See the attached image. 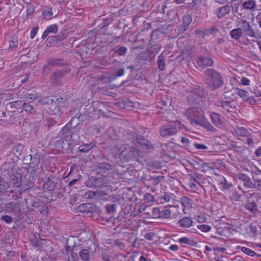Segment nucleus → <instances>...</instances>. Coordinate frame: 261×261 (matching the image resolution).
<instances>
[{"label":"nucleus","mask_w":261,"mask_h":261,"mask_svg":"<svg viewBox=\"0 0 261 261\" xmlns=\"http://www.w3.org/2000/svg\"><path fill=\"white\" fill-rule=\"evenodd\" d=\"M185 115L190 120L191 124L201 126L213 133L216 131L215 127L204 116V112L201 108L196 107L189 108L186 110Z\"/></svg>","instance_id":"f257e3e1"},{"label":"nucleus","mask_w":261,"mask_h":261,"mask_svg":"<svg viewBox=\"0 0 261 261\" xmlns=\"http://www.w3.org/2000/svg\"><path fill=\"white\" fill-rule=\"evenodd\" d=\"M254 37L255 31L249 22L246 20H243L240 22L239 27L232 29L230 32L231 38L238 40L242 35Z\"/></svg>","instance_id":"f03ea898"},{"label":"nucleus","mask_w":261,"mask_h":261,"mask_svg":"<svg viewBox=\"0 0 261 261\" xmlns=\"http://www.w3.org/2000/svg\"><path fill=\"white\" fill-rule=\"evenodd\" d=\"M142 143L138 141L137 144H135L136 147L132 145L130 146L127 145L122 149V151L119 154V158L123 162L135 160L139 162V158L141 156V152L139 151V148Z\"/></svg>","instance_id":"7ed1b4c3"},{"label":"nucleus","mask_w":261,"mask_h":261,"mask_svg":"<svg viewBox=\"0 0 261 261\" xmlns=\"http://www.w3.org/2000/svg\"><path fill=\"white\" fill-rule=\"evenodd\" d=\"M204 74L205 83L212 90L217 89L223 84L222 77L217 71L208 69L205 71Z\"/></svg>","instance_id":"20e7f679"},{"label":"nucleus","mask_w":261,"mask_h":261,"mask_svg":"<svg viewBox=\"0 0 261 261\" xmlns=\"http://www.w3.org/2000/svg\"><path fill=\"white\" fill-rule=\"evenodd\" d=\"M181 128V124L179 121H171L161 128L160 135L163 137H169L176 134Z\"/></svg>","instance_id":"39448f33"},{"label":"nucleus","mask_w":261,"mask_h":261,"mask_svg":"<svg viewBox=\"0 0 261 261\" xmlns=\"http://www.w3.org/2000/svg\"><path fill=\"white\" fill-rule=\"evenodd\" d=\"M17 97L20 99H22L24 102L30 101L31 103L34 101H37L38 102L42 101V97L40 94L37 93H31L29 90L24 89L19 90L17 93Z\"/></svg>","instance_id":"423d86ee"},{"label":"nucleus","mask_w":261,"mask_h":261,"mask_svg":"<svg viewBox=\"0 0 261 261\" xmlns=\"http://www.w3.org/2000/svg\"><path fill=\"white\" fill-rule=\"evenodd\" d=\"M8 177L7 180L9 182V186L12 187H19L22 184V175L21 173L17 171L9 170L8 171Z\"/></svg>","instance_id":"0eeeda50"},{"label":"nucleus","mask_w":261,"mask_h":261,"mask_svg":"<svg viewBox=\"0 0 261 261\" xmlns=\"http://www.w3.org/2000/svg\"><path fill=\"white\" fill-rule=\"evenodd\" d=\"M212 123L218 128H223L225 127V119L220 114L211 112L208 113Z\"/></svg>","instance_id":"6e6552de"},{"label":"nucleus","mask_w":261,"mask_h":261,"mask_svg":"<svg viewBox=\"0 0 261 261\" xmlns=\"http://www.w3.org/2000/svg\"><path fill=\"white\" fill-rule=\"evenodd\" d=\"M188 162L192 166L199 171H204L209 168L207 163H205L202 160L196 156H194L189 160Z\"/></svg>","instance_id":"1a4fd4ad"},{"label":"nucleus","mask_w":261,"mask_h":261,"mask_svg":"<svg viewBox=\"0 0 261 261\" xmlns=\"http://www.w3.org/2000/svg\"><path fill=\"white\" fill-rule=\"evenodd\" d=\"M31 162L29 164L28 169L37 171L39 169L40 165V161L44 158V155L41 152H37L33 158L31 155H30Z\"/></svg>","instance_id":"9d476101"},{"label":"nucleus","mask_w":261,"mask_h":261,"mask_svg":"<svg viewBox=\"0 0 261 261\" xmlns=\"http://www.w3.org/2000/svg\"><path fill=\"white\" fill-rule=\"evenodd\" d=\"M69 124H67L61 131L60 135L62 137L66 138L70 136V141H77L79 138V135L76 133H72Z\"/></svg>","instance_id":"9b49d317"},{"label":"nucleus","mask_w":261,"mask_h":261,"mask_svg":"<svg viewBox=\"0 0 261 261\" xmlns=\"http://www.w3.org/2000/svg\"><path fill=\"white\" fill-rule=\"evenodd\" d=\"M24 149V146L21 144L15 145L9 152V156H11L12 160H17L21 154Z\"/></svg>","instance_id":"f8f14e48"},{"label":"nucleus","mask_w":261,"mask_h":261,"mask_svg":"<svg viewBox=\"0 0 261 261\" xmlns=\"http://www.w3.org/2000/svg\"><path fill=\"white\" fill-rule=\"evenodd\" d=\"M109 192H112V188L111 187L110 190H109L108 189V191H89L86 192L84 194V197L86 198L91 199L94 197H98L99 196H102L103 195H107L109 194Z\"/></svg>","instance_id":"ddd939ff"},{"label":"nucleus","mask_w":261,"mask_h":261,"mask_svg":"<svg viewBox=\"0 0 261 261\" xmlns=\"http://www.w3.org/2000/svg\"><path fill=\"white\" fill-rule=\"evenodd\" d=\"M26 185L29 188L33 187L37 179L36 171L34 170H28L27 173Z\"/></svg>","instance_id":"4468645a"},{"label":"nucleus","mask_w":261,"mask_h":261,"mask_svg":"<svg viewBox=\"0 0 261 261\" xmlns=\"http://www.w3.org/2000/svg\"><path fill=\"white\" fill-rule=\"evenodd\" d=\"M70 71V69L65 68L62 70L54 72L51 76L52 82L55 85H58L59 81Z\"/></svg>","instance_id":"2eb2a0df"},{"label":"nucleus","mask_w":261,"mask_h":261,"mask_svg":"<svg viewBox=\"0 0 261 261\" xmlns=\"http://www.w3.org/2000/svg\"><path fill=\"white\" fill-rule=\"evenodd\" d=\"M182 20V24L179 28V34H182L185 31L188 30L192 21V18L191 15H186L184 16Z\"/></svg>","instance_id":"dca6fc26"},{"label":"nucleus","mask_w":261,"mask_h":261,"mask_svg":"<svg viewBox=\"0 0 261 261\" xmlns=\"http://www.w3.org/2000/svg\"><path fill=\"white\" fill-rule=\"evenodd\" d=\"M256 0H244L242 5V9L254 12L256 10Z\"/></svg>","instance_id":"f3484780"},{"label":"nucleus","mask_w":261,"mask_h":261,"mask_svg":"<svg viewBox=\"0 0 261 261\" xmlns=\"http://www.w3.org/2000/svg\"><path fill=\"white\" fill-rule=\"evenodd\" d=\"M197 63L199 66L204 67L212 66L214 62L213 60L208 57L200 56L197 60Z\"/></svg>","instance_id":"a211bd4d"},{"label":"nucleus","mask_w":261,"mask_h":261,"mask_svg":"<svg viewBox=\"0 0 261 261\" xmlns=\"http://www.w3.org/2000/svg\"><path fill=\"white\" fill-rule=\"evenodd\" d=\"M180 203L183 206V210L185 213H186V210H189L193 207V201L190 198L184 196L180 198Z\"/></svg>","instance_id":"6ab92c4d"},{"label":"nucleus","mask_w":261,"mask_h":261,"mask_svg":"<svg viewBox=\"0 0 261 261\" xmlns=\"http://www.w3.org/2000/svg\"><path fill=\"white\" fill-rule=\"evenodd\" d=\"M152 50L147 48L146 50L141 52L138 57L139 59L150 61L154 58V55H152Z\"/></svg>","instance_id":"aec40b11"},{"label":"nucleus","mask_w":261,"mask_h":261,"mask_svg":"<svg viewBox=\"0 0 261 261\" xmlns=\"http://www.w3.org/2000/svg\"><path fill=\"white\" fill-rule=\"evenodd\" d=\"M177 223L178 226L181 227L188 228L193 225V221L191 218L188 217H185L180 219Z\"/></svg>","instance_id":"412c9836"},{"label":"nucleus","mask_w":261,"mask_h":261,"mask_svg":"<svg viewBox=\"0 0 261 261\" xmlns=\"http://www.w3.org/2000/svg\"><path fill=\"white\" fill-rule=\"evenodd\" d=\"M7 210L9 212L13 213L14 215L15 216V217H16V218H17L20 213V207L18 204L15 203H9L7 206Z\"/></svg>","instance_id":"4be33fe9"},{"label":"nucleus","mask_w":261,"mask_h":261,"mask_svg":"<svg viewBox=\"0 0 261 261\" xmlns=\"http://www.w3.org/2000/svg\"><path fill=\"white\" fill-rule=\"evenodd\" d=\"M22 102V100H19L9 102L6 105V110L11 112H13V108L19 109L23 107V103Z\"/></svg>","instance_id":"5701e85b"},{"label":"nucleus","mask_w":261,"mask_h":261,"mask_svg":"<svg viewBox=\"0 0 261 261\" xmlns=\"http://www.w3.org/2000/svg\"><path fill=\"white\" fill-rule=\"evenodd\" d=\"M230 11V7L228 5H226L219 8L217 12L218 18H221L227 14Z\"/></svg>","instance_id":"b1692460"},{"label":"nucleus","mask_w":261,"mask_h":261,"mask_svg":"<svg viewBox=\"0 0 261 261\" xmlns=\"http://www.w3.org/2000/svg\"><path fill=\"white\" fill-rule=\"evenodd\" d=\"M117 105L120 108L131 110L134 108L133 103L128 100L122 101L120 102H115V105Z\"/></svg>","instance_id":"393cba45"},{"label":"nucleus","mask_w":261,"mask_h":261,"mask_svg":"<svg viewBox=\"0 0 261 261\" xmlns=\"http://www.w3.org/2000/svg\"><path fill=\"white\" fill-rule=\"evenodd\" d=\"M178 242L181 244H184L192 246H196L197 244V242L194 239L187 237H184L179 238Z\"/></svg>","instance_id":"a878e982"},{"label":"nucleus","mask_w":261,"mask_h":261,"mask_svg":"<svg viewBox=\"0 0 261 261\" xmlns=\"http://www.w3.org/2000/svg\"><path fill=\"white\" fill-rule=\"evenodd\" d=\"M164 52H162L158 58V64L159 70L164 71L166 66V60L164 56Z\"/></svg>","instance_id":"bb28decb"},{"label":"nucleus","mask_w":261,"mask_h":261,"mask_svg":"<svg viewBox=\"0 0 261 261\" xmlns=\"http://www.w3.org/2000/svg\"><path fill=\"white\" fill-rule=\"evenodd\" d=\"M67 98L66 97H60L56 98L54 100V105L58 106L60 107L62 110V108H65L67 107Z\"/></svg>","instance_id":"cd10ccee"},{"label":"nucleus","mask_w":261,"mask_h":261,"mask_svg":"<svg viewBox=\"0 0 261 261\" xmlns=\"http://www.w3.org/2000/svg\"><path fill=\"white\" fill-rule=\"evenodd\" d=\"M79 256L83 261H89L90 252L88 249H83L79 252Z\"/></svg>","instance_id":"c85d7f7f"},{"label":"nucleus","mask_w":261,"mask_h":261,"mask_svg":"<svg viewBox=\"0 0 261 261\" xmlns=\"http://www.w3.org/2000/svg\"><path fill=\"white\" fill-rule=\"evenodd\" d=\"M56 183L50 178H48L43 184V188L48 191H52L54 190Z\"/></svg>","instance_id":"c756f323"},{"label":"nucleus","mask_w":261,"mask_h":261,"mask_svg":"<svg viewBox=\"0 0 261 261\" xmlns=\"http://www.w3.org/2000/svg\"><path fill=\"white\" fill-rule=\"evenodd\" d=\"M23 109L29 114H34L36 112V108L31 104L30 102H23Z\"/></svg>","instance_id":"7c9ffc66"},{"label":"nucleus","mask_w":261,"mask_h":261,"mask_svg":"<svg viewBox=\"0 0 261 261\" xmlns=\"http://www.w3.org/2000/svg\"><path fill=\"white\" fill-rule=\"evenodd\" d=\"M94 146V145L92 143L82 144L79 147V151L82 153L88 152L93 148Z\"/></svg>","instance_id":"2f4dec72"},{"label":"nucleus","mask_w":261,"mask_h":261,"mask_svg":"<svg viewBox=\"0 0 261 261\" xmlns=\"http://www.w3.org/2000/svg\"><path fill=\"white\" fill-rule=\"evenodd\" d=\"M236 93L240 96L244 101H248L251 99L248 95V92L243 89H237L236 90Z\"/></svg>","instance_id":"473e14b6"},{"label":"nucleus","mask_w":261,"mask_h":261,"mask_svg":"<svg viewBox=\"0 0 261 261\" xmlns=\"http://www.w3.org/2000/svg\"><path fill=\"white\" fill-rule=\"evenodd\" d=\"M97 167L99 169V172L105 173L111 169V165L110 164L106 163H100L98 164Z\"/></svg>","instance_id":"72a5a7b5"},{"label":"nucleus","mask_w":261,"mask_h":261,"mask_svg":"<svg viewBox=\"0 0 261 261\" xmlns=\"http://www.w3.org/2000/svg\"><path fill=\"white\" fill-rule=\"evenodd\" d=\"M114 79V74L106 75L105 76H100L98 77V80L103 82L107 84L111 83Z\"/></svg>","instance_id":"f704fd0d"},{"label":"nucleus","mask_w":261,"mask_h":261,"mask_svg":"<svg viewBox=\"0 0 261 261\" xmlns=\"http://www.w3.org/2000/svg\"><path fill=\"white\" fill-rule=\"evenodd\" d=\"M91 208V205L89 203H82L80 204L78 207L77 209L79 211L83 213H88L89 212H91V211L90 210Z\"/></svg>","instance_id":"c9c22d12"},{"label":"nucleus","mask_w":261,"mask_h":261,"mask_svg":"<svg viewBox=\"0 0 261 261\" xmlns=\"http://www.w3.org/2000/svg\"><path fill=\"white\" fill-rule=\"evenodd\" d=\"M190 92L192 93L195 96V99H193V102H195L197 100L196 97H202L203 95V92L202 89H200L199 88L194 89L190 91Z\"/></svg>","instance_id":"e433bc0d"},{"label":"nucleus","mask_w":261,"mask_h":261,"mask_svg":"<svg viewBox=\"0 0 261 261\" xmlns=\"http://www.w3.org/2000/svg\"><path fill=\"white\" fill-rule=\"evenodd\" d=\"M219 186L222 191H225L229 189L231 185L227 182L224 178H222L219 182Z\"/></svg>","instance_id":"4c0bfd02"},{"label":"nucleus","mask_w":261,"mask_h":261,"mask_svg":"<svg viewBox=\"0 0 261 261\" xmlns=\"http://www.w3.org/2000/svg\"><path fill=\"white\" fill-rule=\"evenodd\" d=\"M1 220L5 222L7 224L11 223L13 220L16 221V217H12L8 215H2L1 217Z\"/></svg>","instance_id":"58836bf2"},{"label":"nucleus","mask_w":261,"mask_h":261,"mask_svg":"<svg viewBox=\"0 0 261 261\" xmlns=\"http://www.w3.org/2000/svg\"><path fill=\"white\" fill-rule=\"evenodd\" d=\"M147 208V205L144 204L140 205L138 207H136L133 212L134 216L138 215L143 211H145Z\"/></svg>","instance_id":"ea45409f"},{"label":"nucleus","mask_w":261,"mask_h":261,"mask_svg":"<svg viewBox=\"0 0 261 261\" xmlns=\"http://www.w3.org/2000/svg\"><path fill=\"white\" fill-rule=\"evenodd\" d=\"M9 187L8 183L6 182L4 179L0 176V193L5 191Z\"/></svg>","instance_id":"a19ab883"},{"label":"nucleus","mask_w":261,"mask_h":261,"mask_svg":"<svg viewBox=\"0 0 261 261\" xmlns=\"http://www.w3.org/2000/svg\"><path fill=\"white\" fill-rule=\"evenodd\" d=\"M236 133L240 136H245L248 135V132L247 129L243 127H237L235 129Z\"/></svg>","instance_id":"79ce46f5"},{"label":"nucleus","mask_w":261,"mask_h":261,"mask_svg":"<svg viewBox=\"0 0 261 261\" xmlns=\"http://www.w3.org/2000/svg\"><path fill=\"white\" fill-rule=\"evenodd\" d=\"M197 228L201 232L204 233L210 232L211 230V227L206 224L198 225H197Z\"/></svg>","instance_id":"37998d69"},{"label":"nucleus","mask_w":261,"mask_h":261,"mask_svg":"<svg viewBox=\"0 0 261 261\" xmlns=\"http://www.w3.org/2000/svg\"><path fill=\"white\" fill-rule=\"evenodd\" d=\"M58 27L57 24H53L48 26L45 31L47 32L48 35L51 33L56 34L58 32Z\"/></svg>","instance_id":"c03bdc74"},{"label":"nucleus","mask_w":261,"mask_h":261,"mask_svg":"<svg viewBox=\"0 0 261 261\" xmlns=\"http://www.w3.org/2000/svg\"><path fill=\"white\" fill-rule=\"evenodd\" d=\"M18 44V40L16 36L11 37V40L10 42L9 48L13 49L16 47Z\"/></svg>","instance_id":"a18cd8bd"},{"label":"nucleus","mask_w":261,"mask_h":261,"mask_svg":"<svg viewBox=\"0 0 261 261\" xmlns=\"http://www.w3.org/2000/svg\"><path fill=\"white\" fill-rule=\"evenodd\" d=\"M171 215V211L168 208H164L161 211L160 218H168Z\"/></svg>","instance_id":"49530a36"},{"label":"nucleus","mask_w":261,"mask_h":261,"mask_svg":"<svg viewBox=\"0 0 261 261\" xmlns=\"http://www.w3.org/2000/svg\"><path fill=\"white\" fill-rule=\"evenodd\" d=\"M48 64L53 66H59L63 65V61L61 59L52 58L49 60Z\"/></svg>","instance_id":"de8ad7c7"},{"label":"nucleus","mask_w":261,"mask_h":261,"mask_svg":"<svg viewBox=\"0 0 261 261\" xmlns=\"http://www.w3.org/2000/svg\"><path fill=\"white\" fill-rule=\"evenodd\" d=\"M241 251L245 254L252 257L254 256L256 254V253L254 251L245 247H242Z\"/></svg>","instance_id":"09e8293b"},{"label":"nucleus","mask_w":261,"mask_h":261,"mask_svg":"<svg viewBox=\"0 0 261 261\" xmlns=\"http://www.w3.org/2000/svg\"><path fill=\"white\" fill-rule=\"evenodd\" d=\"M50 109L51 110V111L54 114H59L61 112L62 110L60 107H58V106L54 105V99L52 100V103L50 106Z\"/></svg>","instance_id":"8fccbe9b"},{"label":"nucleus","mask_w":261,"mask_h":261,"mask_svg":"<svg viewBox=\"0 0 261 261\" xmlns=\"http://www.w3.org/2000/svg\"><path fill=\"white\" fill-rule=\"evenodd\" d=\"M30 203L31 204V206L32 207L38 209L40 204H42V202L39 200H35L34 199H30Z\"/></svg>","instance_id":"3c124183"},{"label":"nucleus","mask_w":261,"mask_h":261,"mask_svg":"<svg viewBox=\"0 0 261 261\" xmlns=\"http://www.w3.org/2000/svg\"><path fill=\"white\" fill-rule=\"evenodd\" d=\"M196 219L199 223H203L206 220V217L205 214L201 213L196 216Z\"/></svg>","instance_id":"603ef678"},{"label":"nucleus","mask_w":261,"mask_h":261,"mask_svg":"<svg viewBox=\"0 0 261 261\" xmlns=\"http://www.w3.org/2000/svg\"><path fill=\"white\" fill-rule=\"evenodd\" d=\"M243 184L247 188H253L254 187H256V185L255 184H253L251 182V179L249 177H248L243 182Z\"/></svg>","instance_id":"864d4df0"},{"label":"nucleus","mask_w":261,"mask_h":261,"mask_svg":"<svg viewBox=\"0 0 261 261\" xmlns=\"http://www.w3.org/2000/svg\"><path fill=\"white\" fill-rule=\"evenodd\" d=\"M55 38L57 39L56 40H57V42H59V43L61 42L66 37L65 31H64L61 32L58 35L55 36Z\"/></svg>","instance_id":"5fc2aeb1"},{"label":"nucleus","mask_w":261,"mask_h":261,"mask_svg":"<svg viewBox=\"0 0 261 261\" xmlns=\"http://www.w3.org/2000/svg\"><path fill=\"white\" fill-rule=\"evenodd\" d=\"M161 210L158 207L153 208L152 210V217L154 218H160Z\"/></svg>","instance_id":"6e6d98bb"},{"label":"nucleus","mask_w":261,"mask_h":261,"mask_svg":"<svg viewBox=\"0 0 261 261\" xmlns=\"http://www.w3.org/2000/svg\"><path fill=\"white\" fill-rule=\"evenodd\" d=\"M43 16L46 18H48L53 15L52 10L50 8L44 10L42 13Z\"/></svg>","instance_id":"4d7b16f0"},{"label":"nucleus","mask_w":261,"mask_h":261,"mask_svg":"<svg viewBox=\"0 0 261 261\" xmlns=\"http://www.w3.org/2000/svg\"><path fill=\"white\" fill-rule=\"evenodd\" d=\"M47 206L42 202V204H40L37 211L42 214H45L47 212Z\"/></svg>","instance_id":"13d9d810"},{"label":"nucleus","mask_w":261,"mask_h":261,"mask_svg":"<svg viewBox=\"0 0 261 261\" xmlns=\"http://www.w3.org/2000/svg\"><path fill=\"white\" fill-rule=\"evenodd\" d=\"M161 46L159 45H153L152 46L151 48H149V50H152V55H154V56H155V54L156 53H158L161 49Z\"/></svg>","instance_id":"bf43d9fd"},{"label":"nucleus","mask_w":261,"mask_h":261,"mask_svg":"<svg viewBox=\"0 0 261 261\" xmlns=\"http://www.w3.org/2000/svg\"><path fill=\"white\" fill-rule=\"evenodd\" d=\"M102 258L104 261H110V254L107 251H104L102 253Z\"/></svg>","instance_id":"052dcab7"},{"label":"nucleus","mask_w":261,"mask_h":261,"mask_svg":"<svg viewBox=\"0 0 261 261\" xmlns=\"http://www.w3.org/2000/svg\"><path fill=\"white\" fill-rule=\"evenodd\" d=\"M194 145L197 149L199 150H206L208 148L207 146L204 144L195 143Z\"/></svg>","instance_id":"680f3d73"},{"label":"nucleus","mask_w":261,"mask_h":261,"mask_svg":"<svg viewBox=\"0 0 261 261\" xmlns=\"http://www.w3.org/2000/svg\"><path fill=\"white\" fill-rule=\"evenodd\" d=\"M106 210L107 214H111L114 211V204H108L106 206Z\"/></svg>","instance_id":"e2e57ef3"},{"label":"nucleus","mask_w":261,"mask_h":261,"mask_svg":"<svg viewBox=\"0 0 261 261\" xmlns=\"http://www.w3.org/2000/svg\"><path fill=\"white\" fill-rule=\"evenodd\" d=\"M237 177L238 179L243 181V182L247 179L249 177L245 174L239 173L237 175Z\"/></svg>","instance_id":"0e129e2a"},{"label":"nucleus","mask_w":261,"mask_h":261,"mask_svg":"<svg viewBox=\"0 0 261 261\" xmlns=\"http://www.w3.org/2000/svg\"><path fill=\"white\" fill-rule=\"evenodd\" d=\"M127 51V49L125 47L122 46L116 51L119 55H124Z\"/></svg>","instance_id":"69168bd1"},{"label":"nucleus","mask_w":261,"mask_h":261,"mask_svg":"<svg viewBox=\"0 0 261 261\" xmlns=\"http://www.w3.org/2000/svg\"><path fill=\"white\" fill-rule=\"evenodd\" d=\"M249 228H250V230L251 232L253 234H256L257 233L258 230H257V227L255 225H254L253 224H250Z\"/></svg>","instance_id":"338daca9"},{"label":"nucleus","mask_w":261,"mask_h":261,"mask_svg":"<svg viewBox=\"0 0 261 261\" xmlns=\"http://www.w3.org/2000/svg\"><path fill=\"white\" fill-rule=\"evenodd\" d=\"M68 261H77V254L72 252L70 257L68 258Z\"/></svg>","instance_id":"774afa93"}]
</instances>
